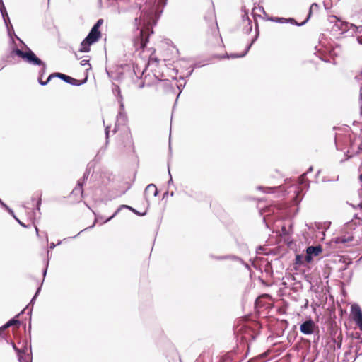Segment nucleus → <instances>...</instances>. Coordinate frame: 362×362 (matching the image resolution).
Listing matches in <instances>:
<instances>
[{
    "label": "nucleus",
    "mask_w": 362,
    "mask_h": 362,
    "mask_svg": "<svg viewBox=\"0 0 362 362\" xmlns=\"http://www.w3.org/2000/svg\"><path fill=\"white\" fill-rule=\"evenodd\" d=\"M11 54L21 58L25 62L31 66L39 67L37 82L40 84V81H44L42 78L47 71V64L40 59L30 48H28L27 52H23L22 49L14 47L11 49Z\"/></svg>",
    "instance_id": "1"
},
{
    "label": "nucleus",
    "mask_w": 362,
    "mask_h": 362,
    "mask_svg": "<svg viewBox=\"0 0 362 362\" xmlns=\"http://www.w3.org/2000/svg\"><path fill=\"white\" fill-rule=\"evenodd\" d=\"M262 324L257 321L251 322L250 324L243 325L235 329L237 340L248 343L255 341L261 332Z\"/></svg>",
    "instance_id": "2"
},
{
    "label": "nucleus",
    "mask_w": 362,
    "mask_h": 362,
    "mask_svg": "<svg viewBox=\"0 0 362 362\" xmlns=\"http://www.w3.org/2000/svg\"><path fill=\"white\" fill-rule=\"evenodd\" d=\"M58 78L63 81L64 82L69 83L70 85L74 86H79L83 84H85L88 81V76H86L82 80H78L76 79L71 76H69L65 74L60 73V72H54L49 75L46 81H44L43 82L40 81V85L42 86H47L52 78Z\"/></svg>",
    "instance_id": "3"
},
{
    "label": "nucleus",
    "mask_w": 362,
    "mask_h": 362,
    "mask_svg": "<svg viewBox=\"0 0 362 362\" xmlns=\"http://www.w3.org/2000/svg\"><path fill=\"white\" fill-rule=\"evenodd\" d=\"M361 240L362 233L360 230L355 232V234L347 235L344 233L333 238V242L336 244H346L351 241H356V244L358 245Z\"/></svg>",
    "instance_id": "4"
},
{
    "label": "nucleus",
    "mask_w": 362,
    "mask_h": 362,
    "mask_svg": "<svg viewBox=\"0 0 362 362\" xmlns=\"http://www.w3.org/2000/svg\"><path fill=\"white\" fill-rule=\"evenodd\" d=\"M255 33H256V34H255V37L251 40V42L247 45V47H245V49L243 52H242L240 54H226L225 55H217L216 57L220 59H225V58L235 59V58L244 57L247 54V52L250 49L252 45L257 40L258 36H259V27H258L257 21L256 20H255Z\"/></svg>",
    "instance_id": "5"
},
{
    "label": "nucleus",
    "mask_w": 362,
    "mask_h": 362,
    "mask_svg": "<svg viewBox=\"0 0 362 362\" xmlns=\"http://www.w3.org/2000/svg\"><path fill=\"white\" fill-rule=\"evenodd\" d=\"M322 247L320 245L308 246L305 249V260L306 263H311L315 257L322 252Z\"/></svg>",
    "instance_id": "6"
},
{
    "label": "nucleus",
    "mask_w": 362,
    "mask_h": 362,
    "mask_svg": "<svg viewBox=\"0 0 362 362\" xmlns=\"http://www.w3.org/2000/svg\"><path fill=\"white\" fill-rule=\"evenodd\" d=\"M351 315L356 326L362 332V310L357 303L351 305Z\"/></svg>",
    "instance_id": "7"
},
{
    "label": "nucleus",
    "mask_w": 362,
    "mask_h": 362,
    "mask_svg": "<svg viewBox=\"0 0 362 362\" xmlns=\"http://www.w3.org/2000/svg\"><path fill=\"white\" fill-rule=\"evenodd\" d=\"M148 67V63L145 64L144 68L140 72V71H141L140 68H139V65L136 64H126L122 66V68H123V69L125 71H132V75H134L136 77L137 79L142 78L143 75L144 74V73L147 70Z\"/></svg>",
    "instance_id": "8"
},
{
    "label": "nucleus",
    "mask_w": 362,
    "mask_h": 362,
    "mask_svg": "<svg viewBox=\"0 0 362 362\" xmlns=\"http://www.w3.org/2000/svg\"><path fill=\"white\" fill-rule=\"evenodd\" d=\"M12 347L17 354L19 362H32V354L27 353L26 346H25L23 349H18L16 344L12 342Z\"/></svg>",
    "instance_id": "9"
},
{
    "label": "nucleus",
    "mask_w": 362,
    "mask_h": 362,
    "mask_svg": "<svg viewBox=\"0 0 362 362\" xmlns=\"http://www.w3.org/2000/svg\"><path fill=\"white\" fill-rule=\"evenodd\" d=\"M122 209H129V211H131L132 212H133L134 214L139 216H145L146 214H147V211H145L144 212H140L139 211H137L136 209H134L133 207L129 206V205H126V204H122V205H120L119 206V208L115 211V213L110 217L107 218L106 220H105L103 221V223H107L109 222L110 220H112L115 216H116L119 213V211Z\"/></svg>",
    "instance_id": "10"
},
{
    "label": "nucleus",
    "mask_w": 362,
    "mask_h": 362,
    "mask_svg": "<svg viewBox=\"0 0 362 362\" xmlns=\"http://www.w3.org/2000/svg\"><path fill=\"white\" fill-rule=\"evenodd\" d=\"M41 288H42V284H40V286L37 288V290H36L34 296L31 298L29 304L23 309L24 310L25 309L28 310V315L30 316V322H29V325H28V332H29L30 334V332H31V315H32V312H33V305H34L38 295L40 294V293L41 291Z\"/></svg>",
    "instance_id": "11"
},
{
    "label": "nucleus",
    "mask_w": 362,
    "mask_h": 362,
    "mask_svg": "<svg viewBox=\"0 0 362 362\" xmlns=\"http://www.w3.org/2000/svg\"><path fill=\"white\" fill-rule=\"evenodd\" d=\"M314 328L315 324L312 320H306L300 325V332L305 335L313 334Z\"/></svg>",
    "instance_id": "12"
},
{
    "label": "nucleus",
    "mask_w": 362,
    "mask_h": 362,
    "mask_svg": "<svg viewBox=\"0 0 362 362\" xmlns=\"http://www.w3.org/2000/svg\"><path fill=\"white\" fill-rule=\"evenodd\" d=\"M4 24H5V26L6 27L8 36L10 38V43L13 45V47H12V49H13L14 47H17L16 45L15 40H14V38H16V36H17V35L15 33L13 27L11 24L10 19H9V22L6 21V23H4Z\"/></svg>",
    "instance_id": "13"
},
{
    "label": "nucleus",
    "mask_w": 362,
    "mask_h": 362,
    "mask_svg": "<svg viewBox=\"0 0 362 362\" xmlns=\"http://www.w3.org/2000/svg\"><path fill=\"white\" fill-rule=\"evenodd\" d=\"M24 312V310H23L21 313H19L18 315H16L13 318L10 319L8 321H7L4 325L1 327V329H3L5 331L6 329L9 328L10 327L14 325H21V321L18 319L20 315H21Z\"/></svg>",
    "instance_id": "14"
},
{
    "label": "nucleus",
    "mask_w": 362,
    "mask_h": 362,
    "mask_svg": "<svg viewBox=\"0 0 362 362\" xmlns=\"http://www.w3.org/2000/svg\"><path fill=\"white\" fill-rule=\"evenodd\" d=\"M100 37L101 33L100 30L92 28L86 37L87 40H90L92 42L95 43L99 40Z\"/></svg>",
    "instance_id": "15"
},
{
    "label": "nucleus",
    "mask_w": 362,
    "mask_h": 362,
    "mask_svg": "<svg viewBox=\"0 0 362 362\" xmlns=\"http://www.w3.org/2000/svg\"><path fill=\"white\" fill-rule=\"evenodd\" d=\"M151 192L153 193V197H156L158 194V190L156 186L152 183L148 185L144 190V197L147 202H148V194Z\"/></svg>",
    "instance_id": "16"
},
{
    "label": "nucleus",
    "mask_w": 362,
    "mask_h": 362,
    "mask_svg": "<svg viewBox=\"0 0 362 362\" xmlns=\"http://www.w3.org/2000/svg\"><path fill=\"white\" fill-rule=\"evenodd\" d=\"M93 44V42H92L90 40H87V38L85 37L81 42V47L78 51L80 52H88L90 49V47Z\"/></svg>",
    "instance_id": "17"
},
{
    "label": "nucleus",
    "mask_w": 362,
    "mask_h": 362,
    "mask_svg": "<svg viewBox=\"0 0 362 362\" xmlns=\"http://www.w3.org/2000/svg\"><path fill=\"white\" fill-rule=\"evenodd\" d=\"M238 354V351L234 349L228 353H226L224 356L221 357L220 362H233L234 360V356Z\"/></svg>",
    "instance_id": "18"
},
{
    "label": "nucleus",
    "mask_w": 362,
    "mask_h": 362,
    "mask_svg": "<svg viewBox=\"0 0 362 362\" xmlns=\"http://www.w3.org/2000/svg\"><path fill=\"white\" fill-rule=\"evenodd\" d=\"M235 244L240 252L247 253L249 252L247 245L241 238H235Z\"/></svg>",
    "instance_id": "19"
},
{
    "label": "nucleus",
    "mask_w": 362,
    "mask_h": 362,
    "mask_svg": "<svg viewBox=\"0 0 362 362\" xmlns=\"http://www.w3.org/2000/svg\"><path fill=\"white\" fill-rule=\"evenodd\" d=\"M310 16H311V12L310 11L308 13V15L307 18L303 22L298 23L295 18H286V23H290L291 25H294L299 26V27L300 26H303L309 21Z\"/></svg>",
    "instance_id": "20"
},
{
    "label": "nucleus",
    "mask_w": 362,
    "mask_h": 362,
    "mask_svg": "<svg viewBox=\"0 0 362 362\" xmlns=\"http://www.w3.org/2000/svg\"><path fill=\"white\" fill-rule=\"evenodd\" d=\"M187 195L197 201H202L204 198V194L201 191H196L191 189L189 192H186Z\"/></svg>",
    "instance_id": "21"
},
{
    "label": "nucleus",
    "mask_w": 362,
    "mask_h": 362,
    "mask_svg": "<svg viewBox=\"0 0 362 362\" xmlns=\"http://www.w3.org/2000/svg\"><path fill=\"white\" fill-rule=\"evenodd\" d=\"M118 103L119 104V112H118L117 114V120L118 119H122V121H125L126 120V114L124 112V103H123V99H117V100Z\"/></svg>",
    "instance_id": "22"
},
{
    "label": "nucleus",
    "mask_w": 362,
    "mask_h": 362,
    "mask_svg": "<svg viewBox=\"0 0 362 362\" xmlns=\"http://www.w3.org/2000/svg\"><path fill=\"white\" fill-rule=\"evenodd\" d=\"M42 192L37 191L34 193V194L32 197V201H36V209L37 211L40 210V206L42 203Z\"/></svg>",
    "instance_id": "23"
},
{
    "label": "nucleus",
    "mask_w": 362,
    "mask_h": 362,
    "mask_svg": "<svg viewBox=\"0 0 362 362\" xmlns=\"http://www.w3.org/2000/svg\"><path fill=\"white\" fill-rule=\"evenodd\" d=\"M243 33L245 34L250 33L252 31V29L251 19H250L249 17H247L246 19H244V23H243Z\"/></svg>",
    "instance_id": "24"
},
{
    "label": "nucleus",
    "mask_w": 362,
    "mask_h": 362,
    "mask_svg": "<svg viewBox=\"0 0 362 362\" xmlns=\"http://www.w3.org/2000/svg\"><path fill=\"white\" fill-rule=\"evenodd\" d=\"M90 173V168H87L83 175V177L77 181V186L78 187H83L85 185L86 180H88L89 175Z\"/></svg>",
    "instance_id": "25"
},
{
    "label": "nucleus",
    "mask_w": 362,
    "mask_h": 362,
    "mask_svg": "<svg viewBox=\"0 0 362 362\" xmlns=\"http://www.w3.org/2000/svg\"><path fill=\"white\" fill-rule=\"evenodd\" d=\"M156 78L158 79L160 82L163 83L162 86H163L164 91L170 92L173 90V87L172 83L170 80H168V79L161 80V79H159L157 76H156Z\"/></svg>",
    "instance_id": "26"
},
{
    "label": "nucleus",
    "mask_w": 362,
    "mask_h": 362,
    "mask_svg": "<svg viewBox=\"0 0 362 362\" xmlns=\"http://www.w3.org/2000/svg\"><path fill=\"white\" fill-rule=\"evenodd\" d=\"M313 168L312 166L309 167V168L308 169V170L303 173L300 177H299V182H300V185H306L308 187H309V182L308 180H307L306 178V175L308 173H310L313 171Z\"/></svg>",
    "instance_id": "27"
},
{
    "label": "nucleus",
    "mask_w": 362,
    "mask_h": 362,
    "mask_svg": "<svg viewBox=\"0 0 362 362\" xmlns=\"http://www.w3.org/2000/svg\"><path fill=\"white\" fill-rule=\"evenodd\" d=\"M93 213L95 214L94 223H93V224L92 226L86 228V230L93 228L94 227V226H95V222H98V221H101V224H104L105 223H103V221L107 219V218H104V217L100 216V215H97L95 212H93ZM84 230H85V229L81 230L77 235H74L73 238L77 237L80 233H81Z\"/></svg>",
    "instance_id": "28"
},
{
    "label": "nucleus",
    "mask_w": 362,
    "mask_h": 362,
    "mask_svg": "<svg viewBox=\"0 0 362 362\" xmlns=\"http://www.w3.org/2000/svg\"><path fill=\"white\" fill-rule=\"evenodd\" d=\"M339 262H341L344 264L339 268V272H343L345 270H346L349 266L352 263L351 260L350 259H349L348 262H346V259L343 256L340 257Z\"/></svg>",
    "instance_id": "29"
},
{
    "label": "nucleus",
    "mask_w": 362,
    "mask_h": 362,
    "mask_svg": "<svg viewBox=\"0 0 362 362\" xmlns=\"http://www.w3.org/2000/svg\"><path fill=\"white\" fill-rule=\"evenodd\" d=\"M112 93L116 97V99H123L119 86L117 84L112 83Z\"/></svg>",
    "instance_id": "30"
},
{
    "label": "nucleus",
    "mask_w": 362,
    "mask_h": 362,
    "mask_svg": "<svg viewBox=\"0 0 362 362\" xmlns=\"http://www.w3.org/2000/svg\"><path fill=\"white\" fill-rule=\"evenodd\" d=\"M0 13L1 14L4 22L6 23V21L9 22L10 18L8 16V12L6 11L4 4H2L0 6Z\"/></svg>",
    "instance_id": "31"
},
{
    "label": "nucleus",
    "mask_w": 362,
    "mask_h": 362,
    "mask_svg": "<svg viewBox=\"0 0 362 362\" xmlns=\"http://www.w3.org/2000/svg\"><path fill=\"white\" fill-rule=\"evenodd\" d=\"M211 35H212L213 37L216 40L218 41L220 40L221 41H222L221 36L219 34L218 27L217 23H216L215 27H214L211 29Z\"/></svg>",
    "instance_id": "32"
},
{
    "label": "nucleus",
    "mask_w": 362,
    "mask_h": 362,
    "mask_svg": "<svg viewBox=\"0 0 362 362\" xmlns=\"http://www.w3.org/2000/svg\"><path fill=\"white\" fill-rule=\"evenodd\" d=\"M306 262L305 260V256L301 254H297L295 257V264L298 266H302Z\"/></svg>",
    "instance_id": "33"
},
{
    "label": "nucleus",
    "mask_w": 362,
    "mask_h": 362,
    "mask_svg": "<svg viewBox=\"0 0 362 362\" xmlns=\"http://www.w3.org/2000/svg\"><path fill=\"white\" fill-rule=\"evenodd\" d=\"M83 187H78L77 185L74 187V189L71 192L70 195L71 196H76L78 194H80V197H83Z\"/></svg>",
    "instance_id": "34"
},
{
    "label": "nucleus",
    "mask_w": 362,
    "mask_h": 362,
    "mask_svg": "<svg viewBox=\"0 0 362 362\" xmlns=\"http://www.w3.org/2000/svg\"><path fill=\"white\" fill-rule=\"evenodd\" d=\"M268 21L272 22L279 23H286V18L283 17H269L268 18Z\"/></svg>",
    "instance_id": "35"
},
{
    "label": "nucleus",
    "mask_w": 362,
    "mask_h": 362,
    "mask_svg": "<svg viewBox=\"0 0 362 362\" xmlns=\"http://www.w3.org/2000/svg\"><path fill=\"white\" fill-rule=\"evenodd\" d=\"M12 55H15L14 54H11V52L7 55L6 57H2L0 62V71L2 70L5 66L6 64L8 62V59Z\"/></svg>",
    "instance_id": "36"
},
{
    "label": "nucleus",
    "mask_w": 362,
    "mask_h": 362,
    "mask_svg": "<svg viewBox=\"0 0 362 362\" xmlns=\"http://www.w3.org/2000/svg\"><path fill=\"white\" fill-rule=\"evenodd\" d=\"M289 230L286 228V226L285 225L281 226V235L284 236L288 235L290 233V230L293 228V223H291L288 226Z\"/></svg>",
    "instance_id": "37"
},
{
    "label": "nucleus",
    "mask_w": 362,
    "mask_h": 362,
    "mask_svg": "<svg viewBox=\"0 0 362 362\" xmlns=\"http://www.w3.org/2000/svg\"><path fill=\"white\" fill-rule=\"evenodd\" d=\"M356 350H355V356L353 358L352 362H354L360 356H362L360 353L361 346L359 343L355 344Z\"/></svg>",
    "instance_id": "38"
},
{
    "label": "nucleus",
    "mask_w": 362,
    "mask_h": 362,
    "mask_svg": "<svg viewBox=\"0 0 362 362\" xmlns=\"http://www.w3.org/2000/svg\"><path fill=\"white\" fill-rule=\"evenodd\" d=\"M227 259L238 262L240 263H243V259L241 257H240L238 256H236L235 255H227Z\"/></svg>",
    "instance_id": "39"
},
{
    "label": "nucleus",
    "mask_w": 362,
    "mask_h": 362,
    "mask_svg": "<svg viewBox=\"0 0 362 362\" xmlns=\"http://www.w3.org/2000/svg\"><path fill=\"white\" fill-rule=\"evenodd\" d=\"M49 257H47V260L45 262V268L42 270V277H43V279H45V277H46L47 269H48V267H49ZM43 281H44V280H42V281L41 283L42 285L43 284Z\"/></svg>",
    "instance_id": "40"
},
{
    "label": "nucleus",
    "mask_w": 362,
    "mask_h": 362,
    "mask_svg": "<svg viewBox=\"0 0 362 362\" xmlns=\"http://www.w3.org/2000/svg\"><path fill=\"white\" fill-rule=\"evenodd\" d=\"M333 342L336 344L338 349H341L342 345V336L340 335L337 339H334Z\"/></svg>",
    "instance_id": "41"
},
{
    "label": "nucleus",
    "mask_w": 362,
    "mask_h": 362,
    "mask_svg": "<svg viewBox=\"0 0 362 362\" xmlns=\"http://www.w3.org/2000/svg\"><path fill=\"white\" fill-rule=\"evenodd\" d=\"M257 189L258 190H264V192L268 194L274 192V188L272 187H264L263 186H258Z\"/></svg>",
    "instance_id": "42"
},
{
    "label": "nucleus",
    "mask_w": 362,
    "mask_h": 362,
    "mask_svg": "<svg viewBox=\"0 0 362 362\" xmlns=\"http://www.w3.org/2000/svg\"><path fill=\"white\" fill-rule=\"evenodd\" d=\"M185 85H186V82H185V81L183 83H177V84H176V86H177V89H179V90H180V92H179V93H178V95H177V97L176 100H177L178 97L180 96V93H181V92H182V90L184 88V87L185 86Z\"/></svg>",
    "instance_id": "43"
},
{
    "label": "nucleus",
    "mask_w": 362,
    "mask_h": 362,
    "mask_svg": "<svg viewBox=\"0 0 362 362\" xmlns=\"http://www.w3.org/2000/svg\"><path fill=\"white\" fill-rule=\"evenodd\" d=\"M103 23V20L102 18H100L96 21V23L93 25V26L92 28L97 29V30H100V27L101 26Z\"/></svg>",
    "instance_id": "44"
},
{
    "label": "nucleus",
    "mask_w": 362,
    "mask_h": 362,
    "mask_svg": "<svg viewBox=\"0 0 362 362\" xmlns=\"http://www.w3.org/2000/svg\"><path fill=\"white\" fill-rule=\"evenodd\" d=\"M352 220H356L357 225L362 226V218L359 217L358 214H354Z\"/></svg>",
    "instance_id": "45"
},
{
    "label": "nucleus",
    "mask_w": 362,
    "mask_h": 362,
    "mask_svg": "<svg viewBox=\"0 0 362 362\" xmlns=\"http://www.w3.org/2000/svg\"><path fill=\"white\" fill-rule=\"evenodd\" d=\"M210 257L211 258L217 259V260H226V259H227V255L215 256L214 255H211Z\"/></svg>",
    "instance_id": "46"
},
{
    "label": "nucleus",
    "mask_w": 362,
    "mask_h": 362,
    "mask_svg": "<svg viewBox=\"0 0 362 362\" xmlns=\"http://www.w3.org/2000/svg\"><path fill=\"white\" fill-rule=\"evenodd\" d=\"M16 39L18 40L20 43L23 46V47L25 48V50H22L23 52H27L28 50V48H29L27 45L18 37V36H16Z\"/></svg>",
    "instance_id": "47"
},
{
    "label": "nucleus",
    "mask_w": 362,
    "mask_h": 362,
    "mask_svg": "<svg viewBox=\"0 0 362 362\" xmlns=\"http://www.w3.org/2000/svg\"><path fill=\"white\" fill-rule=\"evenodd\" d=\"M265 272L266 273H272V267L270 262H268L265 266Z\"/></svg>",
    "instance_id": "48"
},
{
    "label": "nucleus",
    "mask_w": 362,
    "mask_h": 362,
    "mask_svg": "<svg viewBox=\"0 0 362 362\" xmlns=\"http://www.w3.org/2000/svg\"><path fill=\"white\" fill-rule=\"evenodd\" d=\"M14 219L18 222V223L23 228H29V225L25 224L23 222H22L20 219L18 218L17 216L14 218Z\"/></svg>",
    "instance_id": "49"
},
{
    "label": "nucleus",
    "mask_w": 362,
    "mask_h": 362,
    "mask_svg": "<svg viewBox=\"0 0 362 362\" xmlns=\"http://www.w3.org/2000/svg\"><path fill=\"white\" fill-rule=\"evenodd\" d=\"M105 134L106 142L107 143L108 139H109V135H110V127L109 126L105 127Z\"/></svg>",
    "instance_id": "50"
},
{
    "label": "nucleus",
    "mask_w": 362,
    "mask_h": 362,
    "mask_svg": "<svg viewBox=\"0 0 362 362\" xmlns=\"http://www.w3.org/2000/svg\"><path fill=\"white\" fill-rule=\"evenodd\" d=\"M0 206L4 208L7 212L11 210L10 208L6 204H5L3 201L0 202Z\"/></svg>",
    "instance_id": "51"
},
{
    "label": "nucleus",
    "mask_w": 362,
    "mask_h": 362,
    "mask_svg": "<svg viewBox=\"0 0 362 362\" xmlns=\"http://www.w3.org/2000/svg\"><path fill=\"white\" fill-rule=\"evenodd\" d=\"M323 4L325 9H329L332 6L331 0L324 1Z\"/></svg>",
    "instance_id": "52"
},
{
    "label": "nucleus",
    "mask_w": 362,
    "mask_h": 362,
    "mask_svg": "<svg viewBox=\"0 0 362 362\" xmlns=\"http://www.w3.org/2000/svg\"><path fill=\"white\" fill-rule=\"evenodd\" d=\"M80 64L82 66H85L86 65H88L89 66H90V64L89 63V60L88 59H83V60H81V62H80ZM89 69H90V67H89Z\"/></svg>",
    "instance_id": "53"
},
{
    "label": "nucleus",
    "mask_w": 362,
    "mask_h": 362,
    "mask_svg": "<svg viewBox=\"0 0 362 362\" xmlns=\"http://www.w3.org/2000/svg\"><path fill=\"white\" fill-rule=\"evenodd\" d=\"M264 250V247L263 246L259 245L257 247L256 252H257V254L259 255V254L262 253Z\"/></svg>",
    "instance_id": "54"
},
{
    "label": "nucleus",
    "mask_w": 362,
    "mask_h": 362,
    "mask_svg": "<svg viewBox=\"0 0 362 362\" xmlns=\"http://www.w3.org/2000/svg\"><path fill=\"white\" fill-rule=\"evenodd\" d=\"M61 244V241H59L57 244H54V243H51L49 245V249L53 250L57 245H59Z\"/></svg>",
    "instance_id": "55"
},
{
    "label": "nucleus",
    "mask_w": 362,
    "mask_h": 362,
    "mask_svg": "<svg viewBox=\"0 0 362 362\" xmlns=\"http://www.w3.org/2000/svg\"><path fill=\"white\" fill-rule=\"evenodd\" d=\"M314 7L317 8L319 7V5L317 3H313L310 7L309 12L310 11L312 13V9Z\"/></svg>",
    "instance_id": "56"
},
{
    "label": "nucleus",
    "mask_w": 362,
    "mask_h": 362,
    "mask_svg": "<svg viewBox=\"0 0 362 362\" xmlns=\"http://www.w3.org/2000/svg\"><path fill=\"white\" fill-rule=\"evenodd\" d=\"M281 326H282V327H284L285 328H286V327H287V326H288V321H287V320H282V321L281 322Z\"/></svg>",
    "instance_id": "57"
},
{
    "label": "nucleus",
    "mask_w": 362,
    "mask_h": 362,
    "mask_svg": "<svg viewBox=\"0 0 362 362\" xmlns=\"http://www.w3.org/2000/svg\"><path fill=\"white\" fill-rule=\"evenodd\" d=\"M247 17H249L248 16V12L247 11H245V13L243 15V17H242L243 23H244V19H246Z\"/></svg>",
    "instance_id": "58"
},
{
    "label": "nucleus",
    "mask_w": 362,
    "mask_h": 362,
    "mask_svg": "<svg viewBox=\"0 0 362 362\" xmlns=\"http://www.w3.org/2000/svg\"><path fill=\"white\" fill-rule=\"evenodd\" d=\"M145 85H146L145 82H144V81H141V82L139 84L138 88H140V89H141V88H144Z\"/></svg>",
    "instance_id": "59"
},
{
    "label": "nucleus",
    "mask_w": 362,
    "mask_h": 362,
    "mask_svg": "<svg viewBox=\"0 0 362 362\" xmlns=\"http://www.w3.org/2000/svg\"><path fill=\"white\" fill-rule=\"evenodd\" d=\"M203 66L202 64H201L199 62H197V63H195L194 65H193V68L192 69H195L197 67H202Z\"/></svg>",
    "instance_id": "60"
},
{
    "label": "nucleus",
    "mask_w": 362,
    "mask_h": 362,
    "mask_svg": "<svg viewBox=\"0 0 362 362\" xmlns=\"http://www.w3.org/2000/svg\"><path fill=\"white\" fill-rule=\"evenodd\" d=\"M240 264H243L247 269H248V270L250 269V265L247 263L245 262L244 261H243V263H240Z\"/></svg>",
    "instance_id": "61"
},
{
    "label": "nucleus",
    "mask_w": 362,
    "mask_h": 362,
    "mask_svg": "<svg viewBox=\"0 0 362 362\" xmlns=\"http://www.w3.org/2000/svg\"><path fill=\"white\" fill-rule=\"evenodd\" d=\"M8 213L12 216V217L14 218L16 216L15 215V213L12 209Z\"/></svg>",
    "instance_id": "62"
},
{
    "label": "nucleus",
    "mask_w": 362,
    "mask_h": 362,
    "mask_svg": "<svg viewBox=\"0 0 362 362\" xmlns=\"http://www.w3.org/2000/svg\"><path fill=\"white\" fill-rule=\"evenodd\" d=\"M193 71H194V69H192V70H190L189 71H188V72H187V74L186 77H187V78L189 77V76L192 74Z\"/></svg>",
    "instance_id": "63"
},
{
    "label": "nucleus",
    "mask_w": 362,
    "mask_h": 362,
    "mask_svg": "<svg viewBox=\"0 0 362 362\" xmlns=\"http://www.w3.org/2000/svg\"><path fill=\"white\" fill-rule=\"evenodd\" d=\"M353 207L354 209H356V208H360L361 209H362V202L359 203L357 206H353Z\"/></svg>",
    "instance_id": "64"
}]
</instances>
